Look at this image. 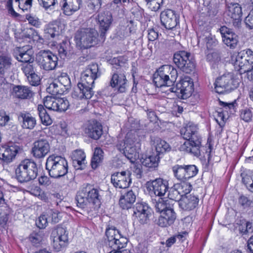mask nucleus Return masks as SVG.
I'll list each match as a JSON object with an SVG mask.
<instances>
[{
    "label": "nucleus",
    "mask_w": 253,
    "mask_h": 253,
    "mask_svg": "<svg viewBox=\"0 0 253 253\" xmlns=\"http://www.w3.org/2000/svg\"><path fill=\"white\" fill-rule=\"evenodd\" d=\"M197 126L192 123H188L180 130V134L185 140L180 146V150L194 156L199 157L201 154L202 138L199 134Z\"/></svg>",
    "instance_id": "obj_1"
},
{
    "label": "nucleus",
    "mask_w": 253,
    "mask_h": 253,
    "mask_svg": "<svg viewBox=\"0 0 253 253\" xmlns=\"http://www.w3.org/2000/svg\"><path fill=\"white\" fill-rule=\"evenodd\" d=\"M101 199L99 191L87 185L79 191L76 201L79 207L90 211L99 208Z\"/></svg>",
    "instance_id": "obj_2"
},
{
    "label": "nucleus",
    "mask_w": 253,
    "mask_h": 253,
    "mask_svg": "<svg viewBox=\"0 0 253 253\" xmlns=\"http://www.w3.org/2000/svg\"><path fill=\"white\" fill-rule=\"evenodd\" d=\"M178 74L172 66L165 65L159 68L154 74L153 82L158 87H171L176 81Z\"/></svg>",
    "instance_id": "obj_3"
},
{
    "label": "nucleus",
    "mask_w": 253,
    "mask_h": 253,
    "mask_svg": "<svg viewBox=\"0 0 253 253\" xmlns=\"http://www.w3.org/2000/svg\"><path fill=\"white\" fill-rule=\"evenodd\" d=\"M230 62L240 75L253 69V51L250 49L234 53L230 58Z\"/></svg>",
    "instance_id": "obj_4"
},
{
    "label": "nucleus",
    "mask_w": 253,
    "mask_h": 253,
    "mask_svg": "<svg viewBox=\"0 0 253 253\" xmlns=\"http://www.w3.org/2000/svg\"><path fill=\"white\" fill-rule=\"evenodd\" d=\"M45 168L50 177L58 178L67 173L68 165L65 158L52 155L47 158Z\"/></svg>",
    "instance_id": "obj_5"
},
{
    "label": "nucleus",
    "mask_w": 253,
    "mask_h": 253,
    "mask_svg": "<svg viewBox=\"0 0 253 253\" xmlns=\"http://www.w3.org/2000/svg\"><path fill=\"white\" fill-rule=\"evenodd\" d=\"M15 177L21 183L27 182L36 178L38 168L33 160L25 159L22 161L15 170Z\"/></svg>",
    "instance_id": "obj_6"
},
{
    "label": "nucleus",
    "mask_w": 253,
    "mask_h": 253,
    "mask_svg": "<svg viewBox=\"0 0 253 253\" xmlns=\"http://www.w3.org/2000/svg\"><path fill=\"white\" fill-rule=\"evenodd\" d=\"M239 76V75L228 73L218 77L214 84L216 92L227 93L237 88L240 83Z\"/></svg>",
    "instance_id": "obj_7"
},
{
    "label": "nucleus",
    "mask_w": 253,
    "mask_h": 253,
    "mask_svg": "<svg viewBox=\"0 0 253 253\" xmlns=\"http://www.w3.org/2000/svg\"><path fill=\"white\" fill-rule=\"evenodd\" d=\"M98 34L93 28H84L78 30L75 40L77 47L81 49L90 48L97 43Z\"/></svg>",
    "instance_id": "obj_8"
},
{
    "label": "nucleus",
    "mask_w": 253,
    "mask_h": 253,
    "mask_svg": "<svg viewBox=\"0 0 253 253\" xmlns=\"http://www.w3.org/2000/svg\"><path fill=\"white\" fill-rule=\"evenodd\" d=\"M106 238L104 251L107 253L110 251L121 249L126 245L127 240L121 236L120 232L114 227L106 230Z\"/></svg>",
    "instance_id": "obj_9"
},
{
    "label": "nucleus",
    "mask_w": 253,
    "mask_h": 253,
    "mask_svg": "<svg viewBox=\"0 0 253 253\" xmlns=\"http://www.w3.org/2000/svg\"><path fill=\"white\" fill-rule=\"evenodd\" d=\"M174 63L183 72L189 74L195 67V61L191 53L185 50L176 52L173 57Z\"/></svg>",
    "instance_id": "obj_10"
},
{
    "label": "nucleus",
    "mask_w": 253,
    "mask_h": 253,
    "mask_svg": "<svg viewBox=\"0 0 253 253\" xmlns=\"http://www.w3.org/2000/svg\"><path fill=\"white\" fill-rule=\"evenodd\" d=\"M117 147L132 163H134L139 157L136 145L132 136L130 137V135L127 134L125 139L119 141Z\"/></svg>",
    "instance_id": "obj_11"
},
{
    "label": "nucleus",
    "mask_w": 253,
    "mask_h": 253,
    "mask_svg": "<svg viewBox=\"0 0 253 253\" xmlns=\"http://www.w3.org/2000/svg\"><path fill=\"white\" fill-rule=\"evenodd\" d=\"M36 61L41 69L51 71L57 66L58 58L50 50H42L37 55Z\"/></svg>",
    "instance_id": "obj_12"
},
{
    "label": "nucleus",
    "mask_w": 253,
    "mask_h": 253,
    "mask_svg": "<svg viewBox=\"0 0 253 253\" xmlns=\"http://www.w3.org/2000/svg\"><path fill=\"white\" fill-rule=\"evenodd\" d=\"M52 246L54 250L59 252L69 244L68 232L65 228L58 226L52 232Z\"/></svg>",
    "instance_id": "obj_13"
},
{
    "label": "nucleus",
    "mask_w": 253,
    "mask_h": 253,
    "mask_svg": "<svg viewBox=\"0 0 253 253\" xmlns=\"http://www.w3.org/2000/svg\"><path fill=\"white\" fill-rule=\"evenodd\" d=\"M174 176L179 180L185 181L196 175L198 169L194 165H175L172 168Z\"/></svg>",
    "instance_id": "obj_14"
},
{
    "label": "nucleus",
    "mask_w": 253,
    "mask_h": 253,
    "mask_svg": "<svg viewBox=\"0 0 253 253\" xmlns=\"http://www.w3.org/2000/svg\"><path fill=\"white\" fill-rule=\"evenodd\" d=\"M193 86V83L190 78L185 77L176 84V87H170L167 91L175 92L179 97L184 99L191 95Z\"/></svg>",
    "instance_id": "obj_15"
},
{
    "label": "nucleus",
    "mask_w": 253,
    "mask_h": 253,
    "mask_svg": "<svg viewBox=\"0 0 253 253\" xmlns=\"http://www.w3.org/2000/svg\"><path fill=\"white\" fill-rule=\"evenodd\" d=\"M44 106L48 110L63 112L66 111L70 105L68 100L65 98H57L47 96L43 101Z\"/></svg>",
    "instance_id": "obj_16"
},
{
    "label": "nucleus",
    "mask_w": 253,
    "mask_h": 253,
    "mask_svg": "<svg viewBox=\"0 0 253 253\" xmlns=\"http://www.w3.org/2000/svg\"><path fill=\"white\" fill-rule=\"evenodd\" d=\"M94 83H89L84 79H81L78 84V87L72 94L73 97L78 99H88L91 98L94 94L93 86Z\"/></svg>",
    "instance_id": "obj_17"
},
{
    "label": "nucleus",
    "mask_w": 253,
    "mask_h": 253,
    "mask_svg": "<svg viewBox=\"0 0 253 253\" xmlns=\"http://www.w3.org/2000/svg\"><path fill=\"white\" fill-rule=\"evenodd\" d=\"M99 26L100 37L104 40L106 33L110 29L113 21V18L111 12L107 10L99 11L95 17Z\"/></svg>",
    "instance_id": "obj_18"
},
{
    "label": "nucleus",
    "mask_w": 253,
    "mask_h": 253,
    "mask_svg": "<svg viewBox=\"0 0 253 253\" xmlns=\"http://www.w3.org/2000/svg\"><path fill=\"white\" fill-rule=\"evenodd\" d=\"M149 192L158 197L163 196L169 189V183L166 180L162 178H157L148 182Z\"/></svg>",
    "instance_id": "obj_19"
},
{
    "label": "nucleus",
    "mask_w": 253,
    "mask_h": 253,
    "mask_svg": "<svg viewBox=\"0 0 253 253\" xmlns=\"http://www.w3.org/2000/svg\"><path fill=\"white\" fill-rule=\"evenodd\" d=\"M129 171H122L115 172L111 175V182L116 188L125 189L131 183Z\"/></svg>",
    "instance_id": "obj_20"
},
{
    "label": "nucleus",
    "mask_w": 253,
    "mask_h": 253,
    "mask_svg": "<svg viewBox=\"0 0 253 253\" xmlns=\"http://www.w3.org/2000/svg\"><path fill=\"white\" fill-rule=\"evenodd\" d=\"M50 149L48 140L45 139H40L33 143L32 153L36 158H42L49 153Z\"/></svg>",
    "instance_id": "obj_21"
},
{
    "label": "nucleus",
    "mask_w": 253,
    "mask_h": 253,
    "mask_svg": "<svg viewBox=\"0 0 253 253\" xmlns=\"http://www.w3.org/2000/svg\"><path fill=\"white\" fill-rule=\"evenodd\" d=\"M19 148L15 145H4L0 147V160L8 164L15 158Z\"/></svg>",
    "instance_id": "obj_22"
},
{
    "label": "nucleus",
    "mask_w": 253,
    "mask_h": 253,
    "mask_svg": "<svg viewBox=\"0 0 253 253\" xmlns=\"http://www.w3.org/2000/svg\"><path fill=\"white\" fill-rule=\"evenodd\" d=\"M84 131L88 137L97 140L102 134V126L96 121L91 120L85 125Z\"/></svg>",
    "instance_id": "obj_23"
},
{
    "label": "nucleus",
    "mask_w": 253,
    "mask_h": 253,
    "mask_svg": "<svg viewBox=\"0 0 253 253\" xmlns=\"http://www.w3.org/2000/svg\"><path fill=\"white\" fill-rule=\"evenodd\" d=\"M227 15L235 27H238L242 20V9L238 3H231L228 6Z\"/></svg>",
    "instance_id": "obj_24"
},
{
    "label": "nucleus",
    "mask_w": 253,
    "mask_h": 253,
    "mask_svg": "<svg viewBox=\"0 0 253 253\" xmlns=\"http://www.w3.org/2000/svg\"><path fill=\"white\" fill-rule=\"evenodd\" d=\"M161 21L162 25L167 29H172L178 23V19L171 9H167L161 13Z\"/></svg>",
    "instance_id": "obj_25"
},
{
    "label": "nucleus",
    "mask_w": 253,
    "mask_h": 253,
    "mask_svg": "<svg viewBox=\"0 0 253 253\" xmlns=\"http://www.w3.org/2000/svg\"><path fill=\"white\" fill-rule=\"evenodd\" d=\"M101 73L97 64L92 63L88 65L82 74L81 79H84L89 83H94V81L100 77Z\"/></svg>",
    "instance_id": "obj_26"
},
{
    "label": "nucleus",
    "mask_w": 253,
    "mask_h": 253,
    "mask_svg": "<svg viewBox=\"0 0 253 253\" xmlns=\"http://www.w3.org/2000/svg\"><path fill=\"white\" fill-rule=\"evenodd\" d=\"M219 30L223 42L230 48H235L238 42L237 35L225 26L221 27Z\"/></svg>",
    "instance_id": "obj_27"
},
{
    "label": "nucleus",
    "mask_w": 253,
    "mask_h": 253,
    "mask_svg": "<svg viewBox=\"0 0 253 253\" xmlns=\"http://www.w3.org/2000/svg\"><path fill=\"white\" fill-rule=\"evenodd\" d=\"M176 219V213L172 208L168 209L161 213L157 224L162 227H166L172 224Z\"/></svg>",
    "instance_id": "obj_28"
},
{
    "label": "nucleus",
    "mask_w": 253,
    "mask_h": 253,
    "mask_svg": "<svg viewBox=\"0 0 253 253\" xmlns=\"http://www.w3.org/2000/svg\"><path fill=\"white\" fill-rule=\"evenodd\" d=\"M110 85L112 87H117L121 93L126 91L128 87L127 81L124 73H114L112 76Z\"/></svg>",
    "instance_id": "obj_29"
},
{
    "label": "nucleus",
    "mask_w": 253,
    "mask_h": 253,
    "mask_svg": "<svg viewBox=\"0 0 253 253\" xmlns=\"http://www.w3.org/2000/svg\"><path fill=\"white\" fill-rule=\"evenodd\" d=\"M199 198L194 195H189L182 197L178 201L179 207L183 211H190L194 210L198 205Z\"/></svg>",
    "instance_id": "obj_30"
},
{
    "label": "nucleus",
    "mask_w": 253,
    "mask_h": 253,
    "mask_svg": "<svg viewBox=\"0 0 253 253\" xmlns=\"http://www.w3.org/2000/svg\"><path fill=\"white\" fill-rule=\"evenodd\" d=\"M6 7L8 13L14 17H17L18 14L15 11L12 6L13 0H6ZM16 2L18 3L19 7L23 11H27L30 9L32 6V0H14Z\"/></svg>",
    "instance_id": "obj_31"
},
{
    "label": "nucleus",
    "mask_w": 253,
    "mask_h": 253,
    "mask_svg": "<svg viewBox=\"0 0 253 253\" xmlns=\"http://www.w3.org/2000/svg\"><path fill=\"white\" fill-rule=\"evenodd\" d=\"M82 3V0H64L62 5L63 13L66 15H71L78 11Z\"/></svg>",
    "instance_id": "obj_32"
},
{
    "label": "nucleus",
    "mask_w": 253,
    "mask_h": 253,
    "mask_svg": "<svg viewBox=\"0 0 253 253\" xmlns=\"http://www.w3.org/2000/svg\"><path fill=\"white\" fill-rule=\"evenodd\" d=\"M85 155L82 150H75L72 154L73 165L77 169H83L85 166Z\"/></svg>",
    "instance_id": "obj_33"
},
{
    "label": "nucleus",
    "mask_w": 253,
    "mask_h": 253,
    "mask_svg": "<svg viewBox=\"0 0 253 253\" xmlns=\"http://www.w3.org/2000/svg\"><path fill=\"white\" fill-rule=\"evenodd\" d=\"M135 200L136 195L133 191L131 190L121 197L119 204L123 209L127 210L131 207Z\"/></svg>",
    "instance_id": "obj_34"
},
{
    "label": "nucleus",
    "mask_w": 253,
    "mask_h": 253,
    "mask_svg": "<svg viewBox=\"0 0 253 253\" xmlns=\"http://www.w3.org/2000/svg\"><path fill=\"white\" fill-rule=\"evenodd\" d=\"M12 95L20 99H27L32 96L29 87L22 85H15L12 88Z\"/></svg>",
    "instance_id": "obj_35"
},
{
    "label": "nucleus",
    "mask_w": 253,
    "mask_h": 253,
    "mask_svg": "<svg viewBox=\"0 0 253 253\" xmlns=\"http://www.w3.org/2000/svg\"><path fill=\"white\" fill-rule=\"evenodd\" d=\"M12 65V58L10 55L1 54L0 55V74L4 75L11 69Z\"/></svg>",
    "instance_id": "obj_36"
},
{
    "label": "nucleus",
    "mask_w": 253,
    "mask_h": 253,
    "mask_svg": "<svg viewBox=\"0 0 253 253\" xmlns=\"http://www.w3.org/2000/svg\"><path fill=\"white\" fill-rule=\"evenodd\" d=\"M60 28L58 24L56 22L50 23L46 25L44 28L45 37L49 39L54 38L60 34Z\"/></svg>",
    "instance_id": "obj_37"
},
{
    "label": "nucleus",
    "mask_w": 253,
    "mask_h": 253,
    "mask_svg": "<svg viewBox=\"0 0 253 253\" xmlns=\"http://www.w3.org/2000/svg\"><path fill=\"white\" fill-rule=\"evenodd\" d=\"M20 117L22 119V126L24 128L32 129L35 127L37 121L31 114L27 113H21Z\"/></svg>",
    "instance_id": "obj_38"
},
{
    "label": "nucleus",
    "mask_w": 253,
    "mask_h": 253,
    "mask_svg": "<svg viewBox=\"0 0 253 253\" xmlns=\"http://www.w3.org/2000/svg\"><path fill=\"white\" fill-rule=\"evenodd\" d=\"M219 104L223 108L222 111L218 112V117L224 121V119H226L229 113L233 114L235 112L234 104L233 103H228L221 101H219Z\"/></svg>",
    "instance_id": "obj_39"
},
{
    "label": "nucleus",
    "mask_w": 253,
    "mask_h": 253,
    "mask_svg": "<svg viewBox=\"0 0 253 253\" xmlns=\"http://www.w3.org/2000/svg\"><path fill=\"white\" fill-rule=\"evenodd\" d=\"M153 203L156 211L157 212H160V213L168 209L171 208L169 200H165L164 199L160 198V197H159L157 199H155L153 201Z\"/></svg>",
    "instance_id": "obj_40"
},
{
    "label": "nucleus",
    "mask_w": 253,
    "mask_h": 253,
    "mask_svg": "<svg viewBox=\"0 0 253 253\" xmlns=\"http://www.w3.org/2000/svg\"><path fill=\"white\" fill-rule=\"evenodd\" d=\"M57 82L60 85V87L63 91L64 93L71 87V81L66 73H62L56 80Z\"/></svg>",
    "instance_id": "obj_41"
},
{
    "label": "nucleus",
    "mask_w": 253,
    "mask_h": 253,
    "mask_svg": "<svg viewBox=\"0 0 253 253\" xmlns=\"http://www.w3.org/2000/svg\"><path fill=\"white\" fill-rule=\"evenodd\" d=\"M17 59L25 63H32L34 60L32 50L31 49L25 48L19 51Z\"/></svg>",
    "instance_id": "obj_42"
},
{
    "label": "nucleus",
    "mask_w": 253,
    "mask_h": 253,
    "mask_svg": "<svg viewBox=\"0 0 253 253\" xmlns=\"http://www.w3.org/2000/svg\"><path fill=\"white\" fill-rule=\"evenodd\" d=\"M38 112L42 123L45 126H49L52 123V120L47 113L42 105L38 106Z\"/></svg>",
    "instance_id": "obj_43"
},
{
    "label": "nucleus",
    "mask_w": 253,
    "mask_h": 253,
    "mask_svg": "<svg viewBox=\"0 0 253 253\" xmlns=\"http://www.w3.org/2000/svg\"><path fill=\"white\" fill-rule=\"evenodd\" d=\"M159 159L160 156L156 154H153L144 159L142 163L146 167L153 169L158 167Z\"/></svg>",
    "instance_id": "obj_44"
},
{
    "label": "nucleus",
    "mask_w": 253,
    "mask_h": 253,
    "mask_svg": "<svg viewBox=\"0 0 253 253\" xmlns=\"http://www.w3.org/2000/svg\"><path fill=\"white\" fill-rule=\"evenodd\" d=\"M171 149L170 145L165 140L158 139L156 141V155L159 156L161 154L169 152Z\"/></svg>",
    "instance_id": "obj_45"
},
{
    "label": "nucleus",
    "mask_w": 253,
    "mask_h": 253,
    "mask_svg": "<svg viewBox=\"0 0 253 253\" xmlns=\"http://www.w3.org/2000/svg\"><path fill=\"white\" fill-rule=\"evenodd\" d=\"M103 152L101 149L96 148L94 152L93 156L91 159V166L92 169L97 168L103 160Z\"/></svg>",
    "instance_id": "obj_46"
},
{
    "label": "nucleus",
    "mask_w": 253,
    "mask_h": 253,
    "mask_svg": "<svg viewBox=\"0 0 253 253\" xmlns=\"http://www.w3.org/2000/svg\"><path fill=\"white\" fill-rule=\"evenodd\" d=\"M86 9L90 13L98 11L102 5L101 0H86Z\"/></svg>",
    "instance_id": "obj_47"
},
{
    "label": "nucleus",
    "mask_w": 253,
    "mask_h": 253,
    "mask_svg": "<svg viewBox=\"0 0 253 253\" xmlns=\"http://www.w3.org/2000/svg\"><path fill=\"white\" fill-rule=\"evenodd\" d=\"M242 181L247 188L253 192V171H249L248 173L243 174Z\"/></svg>",
    "instance_id": "obj_48"
},
{
    "label": "nucleus",
    "mask_w": 253,
    "mask_h": 253,
    "mask_svg": "<svg viewBox=\"0 0 253 253\" xmlns=\"http://www.w3.org/2000/svg\"><path fill=\"white\" fill-rule=\"evenodd\" d=\"M151 209L146 203H137L133 208V215H137L139 213H151Z\"/></svg>",
    "instance_id": "obj_49"
},
{
    "label": "nucleus",
    "mask_w": 253,
    "mask_h": 253,
    "mask_svg": "<svg viewBox=\"0 0 253 253\" xmlns=\"http://www.w3.org/2000/svg\"><path fill=\"white\" fill-rule=\"evenodd\" d=\"M51 130H54L55 134L63 136L68 135L67 126L65 122H60L59 124L53 126Z\"/></svg>",
    "instance_id": "obj_50"
},
{
    "label": "nucleus",
    "mask_w": 253,
    "mask_h": 253,
    "mask_svg": "<svg viewBox=\"0 0 253 253\" xmlns=\"http://www.w3.org/2000/svg\"><path fill=\"white\" fill-rule=\"evenodd\" d=\"M239 203L244 209L253 208V197L241 195L239 198Z\"/></svg>",
    "instance_id": "obj_51"
},
{
    "label": "nucleus",
    "mask_w": 253,
    "mask_h": 253,
    "mask_svg": "<svg viewBox=\"0 0 253 253\" xmlns=\"http://www.w3.org/2000/svg\"><path fill=\"white\" fill-rule=\"evenodd\" d=\"M46 90L48 92L53 95L64 94L56 80L50 83Z\"/></svg>",
    "instance_id": "obj_52"
},
{
    "label": "nucleus",
    "mask_w": 253,
    "mask_h": 253,
    "mask_svg": "<svg viewBox=\"0 0 253 253\" xmlns=\"http://www.w3.org/2000/svg\"><path fill=\"white\" fill-rule=\"evenodd\" d=\"M151 215V213H139L137 215H133L134 222L140 224H144L148 223L149 218Z\"/></svg>",
    "instance_id": "obj_53"
},
{
    "label": "nucleus",
    "mask_w": 253,
    "mask_h": 253,
    "mask_svg": "<svg viewBox=\"0 0 253 253\" xmlns=\"http://www.w3.org/2000/svg\"><path fill=\"white\" fill-rule=\"evenodd\" d=\"M163 3V0H152L146 3L147 7L151 11H157Z\"/></svg>",
    "instance_id": "obj_54"
},
{
    "label": "nucleus",
    "mask_w": 253,
    "mask_h": 253,
    "mask_svg": "<svg viewBox=\"0 0 253 253\" xmlns=\"http://www.w3.org/2000/svg\"><path fill=\"white\" fill-rule=\"evenodd\" d=\"M168 197L169 199V201L171 200L178 202L181 199L180 195L179 194L176 188H175L174 184L169 188V190Z\"/></svg>",
    "instance_id": "obj_55"
},
{
    "label": "nucleus",
    "mask_w": 253,
    "mask_h": 253,
    "mask_svg": "<svg viewBox=\"0 0 253 253\" xmlns=\"http://www.w3.org/2000/svg\"><path fill=\"white\" fill-rule=\"evenodd\" d=\"M37 226L40 229L45 228L48 224L47 215L42 214L36 221Z\"/></svg>",
    "instance_id": "obj_56"
},
{
    "label": "nucleus",
    "mask_w": 253,
    "mask_h": 253,
    "mask_svg": "<svg viewBox=\"0 0 253 253\" xmlns=\"http://www.w3.org/2000/svg\"><path fill=\"white\" fill-rule=\"evenodd\" d=\"M60 213L57 211L50 210L48 211L47 216L49 218V220L54 223L58 222L60 219Z\"/></svg>",
    "instance_id": "obj_57"
},
{
    "label": "nucleus",
    "mask_w": 253,
    "mask_h": 253,
    "mask_svg": "<svg viewBox=\"0 0 253 253\" xmlns=\"http://www.w3.org/2000/svg\"><path fill=\"white\" fill-rule=\"evenodd\" d=\"M129 35V32L127 27L122 26L118 27L116 32V37L120 39H124L127 37Z\"/></svg>",
    "instance_id": "obj_58"
},
{
    "label": "nucleus",
    "mask_w": 253,
    "mask_h": 253,
    "mask_svg": "<svg viewBox=\"0 0 253 253\" xmlns=\"http://www.w3.org/2000/svg\"><path fill=\"white\" fill-rule=\"evenodd\" d=\"M31 63H24L22 65L21 69L26 77L35 72V69Z\"/></svg>",
    "instance_id": "obj_59"
},
{
    "label": "nucleus",
    "mask_w": 253,
    "mask_h": 253,
    "mask_svg": "<svg viewBox=\"0 0 253 253\" xmlns=\"http://www.w3.org/2000/svg\"><path fill=\"white\" fill-rule=\"evenodd\" d=\"M40 5L45 9H52L56 3V0H38Z\"/></svg>",
    "instance_id": "obj_60"
},
{
    "label": "nucleus",
    "mask_w": 253,
    "mask_h": 253,
    "mask_svg": "<svg viewBox=\"0 0 253 253\" xmlns=\"http://www.w3.org/2000/svg\"><path fill=\"white\" fill-rule=\"evenodd\" d=\"M26 19L28 20L29 24L35 27H39L41 25V22L39 19L36 16L27 14L26 15Z\"/></svg>",
    "instance_id": "obj_61"
},
{
    "label": "nucleus",
    "mask_w": 253,
    "mask_h": 253,
    "mask_svg": "<svg viewBox=\"0 0 253 253\" xmlns=\"http://www.w3.org/2000/svg\"><path fill=\"white\" fill-rule=\"evenodd\" d=\"M29 83L33 86H36L39 84L40 83V77L35 73V72L32 74L28 75L27 77Z\"/></svg>",
    "instance_id": "obj_62"
},
{
    "label": "nucleus",
    "mask_w": 253,
    "mask_h": 253,
    "mask_svg": "<svg viewBox=\"0 0 253 253\" xmlns=\"http://www.w3.org/2000/svg\"><path fill=\"white\" fill-rule=\"evenodd\" d=\"M29 240L34 245H36L42 242V236L40 233H33L29 237Z\"/></svg>",
    "instance_id": "obj_63"
},
{
    "label": "nucleus",
    "mask_w": 253,
    "mask_h": 253,
    "mask_svg": "<svg viewBox=\"0 0 253 253\" xmlns=\"http://www.w3.org/2000/svg\"><path fill=\"white\" fill-rule=\"evenodd\" d=\"M252 113L249 109H245L242 111L240 117L245 122H248L252 120Z\"/></svg>",
    "instance_id": "obj_64"
}]
</instances>
